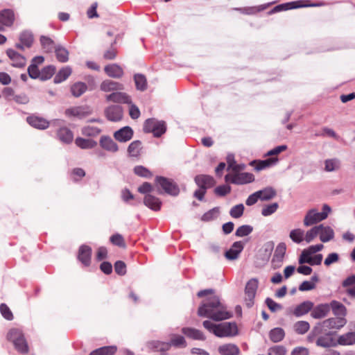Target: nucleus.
Wrapping results in <instances>:
<instances>
[{
	"label": "nucleus",
	"mask_w": 355,
	"mask_h": 355,
	"mask_svg": "<svg viewBox=\"0 0 355 355\" xmlns=\"http://www.w3.org/2000/svg\"><path fill=\"white\" fill-rule=\"evenodd\" d=\"M324 220V216L318 212L315 209L309 210L304 218V225L306 227L311 226Z\"/></svg>",
	"instance_id": "nucleus-12"
},
{
	"label": "nucleus",
	"mask_w": 355,
	"mask_h": 355,
	"mask_svg": "<svg viewBox=\"0 0 355 355\" xmlns=\"http://www.w3.org/2000/svg\"><path fill=\"white\" fill-rule=\"evenodd\" d=\"M27 123L34 128L45 130L49 126V122L44 118L32 114L26 118Z\"/></svg>",
	"instance_id": "nucleus-11"
},
{
	"label": "nucleus",
	"mask_w": 355,
	"mask_h": 355,
	"mask_svg": "<svg viewBox=\"0 0 355 355\" xmlns=\"http://www.w3.org/2000/svg\"><path fill=\"white\" fill-rule=\"evenodd\" d=\"M134 80L138 90L144 91L146 89L147 82L146 77L142 74H135Z\"/></svg>",
	"instance_id": "nucleus-47"
},
{
	"label": "nucleus",
	"mask_w": 355,
	"mask_h": 355,
	"mask_svg": "<svg viewBox=\"0 0 355 355\" xmlns=\"http://www.w3.org/2000/svg\"><path fill=\"white\" fill-rule=\"evenodd\" d=\"M238 334V329L234 322H223L217 324L215 336L217 337H232Z\"/></svg>",
	"instance_id": "nucleus-7"
},
{
	"label": "nucleus",
	"mask_w": 355,
	"mask_h": 355,
	"mask_svg": "<svg viewBox=\"0 0 355 355\" xmlns=\"http://www.w3.org/2000/svg\"><path fill=\"white\" fill-rule=\"evenodd\" d=\"M110 241L119 247H125L123 237L119 234H115L110 237Z\"/></svg>",
	"instance_id": "nucleus-64"
},
{
	"label": "nucleus",
	"mask_w": 355,
	"mask_h": 355,
	"mask_svg": "<svg viewBox=\"0 0 355 355\" xmlns=\"http://www.w3.org/2000/svg\"><path fill=\"white\" fill-rule=\"evenodd\" d=\"M319 236L320 240L323 243L330 241L334 238V231L329 226L319 225Z\"/></svg>",
	"instance_id": "nucleus-23"
},
{
	"label": "nucleus",
	"mask_w": 355,
	"mask_h": 355,
	"mask_svg": "<svg viewBox=\"0 0 355 355\" xmlns=\"http://www.w3.org/2000/svg\"><path fill=\"white\" fill-rule=\"evenodd\" d=\"M7 339L13 344L18 352L22 354L28 353V345L20 329L12 328L10 329L7 334Z\"/></svg>",
	"instance_id": "nucleus-3"
},
{
	"label": "nucleus",
	"mask_w": 355,
	"mask_h": 355,
	"mask_svg": "<svg viewBox=\"0 0 355 355\" xmlns=\"http://www.w3.org/2000/svg\"><path fill=\"white\" fill-rule=\"evenodd\" d=\"M347 320L343 317L330 318L324 320L322 322L318 323L313 329L312 331L308 336V340L313 342L314 337L320 334L331 330L340 329L345 325Z\"/></svg>",
	"instance_id": "nucleus-2"
},
{
	"label": "nucleus",
	"mask_w": 355,
	"mask_h": 355,
	"mask_svg": "<svg viewBox=\"0 0 355 355\" xmlns=\"http://www.w3.org/2000/svg\"><path fill=\"white\" fill-rule=\"evenodd\" d=\"M14 21V13L11 10L5 9L0 12V31L4 26H10Z\"/></svg>",
	"instance_id": "nucleus-22"
},
{
	"label": "nucleus",
	"mask_w": 355,
	"mask_h": 355,
	"mask_svg": "<svg viewBox=\"0 0 355 355\" xmlns=\"http://www.w3.org/2000/svg\"><path fill=\"white\" fill-rule=\"evenodd\" d=\"M286 251V245L284 243H279L277 245L271 261L272 267L274 269L279 268L282 266Z\"/></svg>",
	"instance_id": "nucleus-9"
},
{
	"label": "nucleus",
	"mask_w": 355,
	"mask_h": 355,
	"mask_svg": "<svg viewBox=\"0 0 355 355\" xmlns=\"http://www.w3.org/2000/svg\"><path fill=\"white\" fill-rule=\"evenodd\" d=\"M76 144L83 149H90L94 148L97 143L96 141L90 139H83L78 137L75 141Z\"/></svg>",
	"instance_id": "nucleus-40"
},
{
	"label": "nucleus",
	"mask_w": 355,
	"mask_h": 355,
	"mask_svg": "<svg viewBox=\"0 0 355 355\" xmlns=\"http://www.w3.org/2000/svg\"><path fill=\"white\" fill-rule=\"evenodd\" d=\"M7 55L12 61V65L15 67L22 68L26 65V58L12 49H8Z\"/></svg>",
	"instance_id": "nucleus-17"
},
{
	"label": "nucleus",
	"mask_w": 355,
	"mask_h": 355,
	"mask_svg": "<svg viewBox=\"0 0 355 355\" xmlns=\"http://www.w3.org/2000/svg\"><path fill=\"white\" fill-rule=\"evenodd\" d=\"M40 42L44 51L46 53L51 52L55 49L54 42L48 37L41 36Z\"/></svg>",
	"instance_id": "nucleus-46"
},
{
	"label": "nucleus",
	"mask_w": 355,
	"mask_h": 355,
	"mask_svg": "<svg viewBox=\"0 0 355 355\" xmlns=\"http://www.w3.org/2000/svg\"><path fill=\"white\" fill-rule=\"evenodd\" d=\"M198 315L201 317L209 318L215 321L229 319L232 317L231 312L220 302L218 296H211L204 302L198 308Z\"/></svg>",
	"instance_id": "nucleus-1"
},
{
	"label": "nucleus",
	"mask_w": 355,
	"mask_h": 355,
	"mask_svg": "<svg viewBox=\"0 0 355 355\" xmlns=\"http://www.w3.org/2000/svg\"><path fill=\"white\" fill-rule=\"evenodd\" d=\"M101 132V130L97 127L86 126L83 129V134L87 136L94 137Z\"/></svg>",
	"instance_id": "nucleus-61"
},
{
	"label": "nucleus",
	"mask_w": 355,
	"mask_h": 355,
	"mask_svg": "<svg viewBox=\"0 0 355 355\" xmlns=\"http://www.w3.org/2000/svg\"><path fill=\"white\" fill-rule=\"evenodd\" d=\"M92 248L86 245H83L78 250V259L85 266L91 263Z\"/></svg>",
	"instance_id": "nucleus-18"
},
{
	"label": "nucleus",
	"mask_w": 355,
	"mask_h": 355,
	"mask_svg": "<svg viewBox=\"0 0 355 355\" xmlns=\"http://www.w3.org/2000/svg\"><path fill=\"white\" fill-rule=\"evenodd\" d=\"M99 143L103 149L109 152L116 153L119 150L116 143H115L114 140L108 136H102Z\"/></svg>",
	"instance_id": "nucleus-26"
},
{
	"label": "nucleus",
	"mask_w": 355,
	"mask_h": 355,
	"mask_svg": "<svg viewBox=\"0 0 355 355\" xmlns=\"http://www.w3.org/2000/svg\"><path fill=\"white\" fill-rule=\"evenodd\" d=\"M302 1H292L289 3H285L282 4H279L277 6H275L270 12V13H275L283 10H288L293 8H304V7H318L322 6L324 5V3H311V4H302Z\"/></svg>",
	"instance_id": "nucleus-8"
},
{
	"label": "nucleus",
	"mask_w": 355,
	"mask_h": 355,
	"mask_svg": "<svg viewBox=\"0 0 355 355\" xmlns=\"http://www.w3.org/2000/svg\"><path fill=\"white\" fill-rule=\"evenodd\" d=\"M55 67L52 65L44 67L42 70L40 71L41 80H46L50 79L52 77V76L55 73Z\"/></svg>",
	"instance_id": "nucleus-52"
},
{
	"label": "nucleus",
	"mask_w": 355,
	"mask_h": 355,
	"mask_svg": "<svg viewBox=\"0 0 355 355\" xmlns=\"http://www.w3.org/2000/svg\"><path fill=\"white\" fill-rule=\"evenodd\" d=\"M318 235H319V227L318 225L314 226L308 230L304 234V241L309 243H311Z\"/></svg>",
	"instance_id": "nucleus-53"
},
{
	"label": "nucleus",
	"mask_w": 355,
	"mask_h": 355,
	"mask_svg": "<svg viewBox=\"0 0 355 355\" xmlns=\"http://www.w3.org/2000/svg\"><path fill=\"white\" fill-rule=\"evenodd\" d=\"M218 352L222 355H238L240 350L234 344H225L218 347Z\"/></svg>",
	"instance_id": "nucleus-35"
},
{
	"label": "nucleus",
	"mask_w": 355,
	"mask_h": 355,
	"mask_svg": "<svg viewBox=\"0 0 355 355\" xmlns=\"http://www.w3.org/2000/svg\"><path fill=\"white\" fill-rule=\"evenodd\" d=\"M87 89V86L83 82H78L73 84L71 87V92L75 97H79L83 94Z\"/></svg>",
	"instance_id": "nucleus-42"
},
{
	"label": "nucleus",
	"mask_w": 355,
	"mask_h": 355,
	"mask_svg": "<svg viewBox=\"0 0 355 355\" xmlns=\"http://www.w3.org/2000/svg\"><path fill=\"white\" fill-rule=\"evenodd\" d=\"M259 282L256 278L250 279L245 288V303L248 307H252L254 304V299L258 288Z\"/></svg>",
	"instance_id": "nucleus-5"
},
{
	"label": "nucleus",
	"mask_w": 355,
	"mask_h": 355,
	"mask_svg": "<svg viewBox=\"0 0 355 355\" xmlns=\"http://www.w3.org/2000/svg\"><path fill=\"white\" fill-rule=\"evenodd\" d=\"M28 76L33 78H40L41 80V73L38 69V67L35 64H31L28 68Z\"/></svg>",
	"instance_id": "nucleus-60"
},
{
	"label": "nucleus",
	"mask_w": 355,
	"mask_h": 355,
	"mask_svg": "<svg viewBox=\"0 0 355 355\" xmlns=\"http://www.w3.org/2000/svg\"><path fill=\"white\" fill-rule=\"evenodd\" d=\"M195 182L199 187L205 189L212 187L215 184L214 179L207 175H199L196 176Z\"/></svg>",
	"instance_id": "nucleus-24"
},
{
	"label": "nucleus",
	"mask_w": 355,
	"mask_h": 355,
	"mask_svg": "<svg viewBox=\"0 0 355 355\" xmlns=\"http://www.w3.org/2000/svg\"><path fill=\"white\" fill-rule=\"evenodd\" d=\"M92 109L88 105L73 107L67 109L65 114L68 116H75L79 119L85 118L92 114Z\"/></svg>",
	"instance_id": "nucleus-10"
},
{
	"label": "nucleus",
	"mask_w": 355,
	"mask_h": 355,
	"mask_svg": "<svg viewBox=\"0 0 355 355\" xmlns=\"http://www.w3.org/2000/svg\"><path fill=\"white\" fill-rule=\"evenodd\" d=\"M144 202L146 206H147L148 207L154 211H157L160 209L161 201L159 200V198L152 195H146L144 198Z\"/></svg>",
	"instance_id": "nucleus-36"
},
{
	"label": "nucleus",
	"mask_w": 355,
	"mask_h": 355,
	"mask_svg": "<svg viewBox=\"0 0 355 355\" xmlns=\"http://www.w3.org/2000/svg\"><path fill=\"white\" fill-rule=\"evenodd\" d=\"M107 119L111 121H119L123 117V110L119 105H110L105 110Z\"/></svg>",
	"instance_id": "nucleus-13"
},
{
	"label": "nucleus",
	"mask_w": 355,
	"mask_h": 355,
	"mask_svg": "<svg viewBox=\"0 0 355 355\" xmlns=\"http://www.w3.org/2000/svg\"><path fill=\"white\" fill-rule=\"evenodd\" d=\"M337 345H352L355 344V331H349L338 336Z\"/></svg>",
	"instance_id": "nucleus-27"
},
{
	"label": "nucleus",
	"mask_w": 355,
	"mask_h": 355,
	"mask_svg": "<svg viewBox=\"0 0 355 355\" xmlns=\"http://www.w3.org/2000/svg\"><path fill=\"white\" fill-rule=\"evenodd\" d=\"M309 328V323L306 321H298L294 324V329L299 334H304Z\"/></svg>",
	"instance_id": "nucleus-51"
},
{
	"label": "nucleus",
	"mask_w": 355,
	"mask_h": 355,
	"mask_svg": "<svg viewBox=\"0 0 355 355\" xmlns=\"http://www.w3.org/2000/svg\"><path fill=\"white\" fill-rule=\"evenodd\" d=\"M55 52L58 60L60 62H66L69 60V51L62 46H56Z\"/></svg>",
	"instance_id": "nucleus-43"
},
{
	"label": "nucleus",
	"mask_w": 355,
	"mask_h": 355,
	"mask_svg": "<svg viewBox=\"0 0 355 355\" xmlns=\"http://www.w3.org/2000/svg\"><path fill=\"white\" fill-rule=\"evenodd\" d=\"M329 312V304H321L313 309L311 315L313 318L320 319L327 316Z\"/></svg>",
	"instance_id": "nucleus-30"
},
{
	"label": "nucleus",
	"mask_w": 355,
	"mask_h": 355,
	"mask_svg": "<svg viewBox=\"0 0 355 355\" xmlns=\"http://www.w3.org/2000/svg\"><path fill=\"white\" fill-rule=\"evenodd\" d=\"M257 192L259 196V200L262 201L270 200L277 195L275 189L271 187H266L262 190L257 191Z\"/></svg>",
	"instance_id": "nucleus-37"
},
{
	"label": "nucleus",
	"mask_w": 355,
	"mask_h": 355,
	"mask_svg": "<svg viewBox=\"0 0 355 355\" xmlns=\"http://www.w3.org/2000/svg\"><path fill=\"white\" fill-rule=\"evenodd\" d=\"M182 332L188 338L196 340H205L206 339L204 334L196 329L190 327H184L182 329Z\"/></svg>",
	"instance_id": "nucleus-28"
},
{
	"label": "nucleus",
	"mask_w": 355,
	"mask_h": 355,
	"mask_svg": "<svg viewBox=\"0 0 355 355\" xmlns=\"http://www.w3.org/2000/svg\"><path fill=\"white\" fill-rule=\"evenodd\" d=\"M265 302H266V304L267 305V306L268 307V309L272 312L277 311L282 309V306L281 304L275 302L271 298H269V297L266 298Z\"/></svg>",
	"instance_id": "nucleus-63"
},
{
	"label": "nucleus",
	"mask_w": 355,
	"mask_h": 355,
	"mask_svg": "<svg viewBox=\"0 0 355 355\" xmlns=\"http://www.w3.org/2000/svg\"><path fill=\"white\" fill-rule=\"evenodd\" d=\"M329 310L331 309L333 313L336 317H343L345 318L346 315V308L345 306L340 302L333 300L329 304Z\"/></svg>",
	"instance_id": "nucleus-33"
},
{
	"label": "nucleus",
	"mask_w": 355,
	"mask_h": 355,
	"mask_svg": "<svg viewBox=\"0 0 355 355\" xmlns=\"http://www.w3.org/2000/svg\"><path fill=\"white\" fill-rule=\"evenodd\" d=\"M253 231V227L249 225L239 227L235 232L236 236L243 237L249 235Z\"/></svg>",
	"instance_id": "nucleus-55"
},
{
	"label": "nucleus",
	"mask_w": 355,
	"mask_h": 355,
	"mask_svg": "<svg viewBox=\"0 0 355 355\" xmlns=\"http://www.w3.org/2000/svg\"><path fill=\"white\" fill-rule=\"evenodd\" d=\"M107 75L111 78H119L123 75V69L116 64H111L105 66L104 69Z\"/></svg>",
	"instance_id": "nucleus-31"
},
{
	"label": "nucleus",
	"mask_w": 355,
	"mask_h": 355,
	"mask_svg": "<svg viewBox=\"0 0 355 355\" xmlns=\"http://www.w3.org/2000/svg\"><path fill=\"white\" fill-rule=\"evenodd\" d=\"M243 248L244 243L242 241L234 242L230 249L225 253V258L228 260H235L238 259Z\"/></svg>",
	"instance_id": "nucleus-16"
},
{
	"label": "nucleus",
	"mask_w": 355,
	"mask_h": 355,
	"mask_svg": "<svg viewBox=\"0 0 355 355\" xmlns=\"http://www.w3.org/2000/svg\"><path fill=\"white\" fill-rule=\"evenodd\" d=\"M116 351V347L107 346L97 349L90 353L89 355H114Z\"/></svg>",
	"instance_id": "nucleus-45"
},
{
	"label": "nucleus",
	"mask_w": 355,
	"mask_h": 355,
	"mask_svg": "<svg viewBox=\"0 0 355 355\" xmlns=\"http://www.w3.org/2000/svg\"><path fill=\"white\" fill-rule=\"evenodd\" d=\"M100 89L104 92H114V91L123 90L124 86L123 84L114 80H105L101 83Z\"/></svg>",
	"instance_id": "nucleus-21"
},
{
	"label": "nucleus",
	"mask_w": 355,
	"mask_h": 355,
	"mask_svg": "<svg viewBox=\"0 0 355 355\" xmlns=\"http://www.w3.org/2000/svg\"><path fill=\"white\" fill-rule=\"evenodd\" d=\"M270 3L261 5L259 6L248 7L241 9L243 12L247 15L255 14L258 12L265 10Z\"/></svg>",
	"instance_id": "nucleus-58"
},
{
	"label": "nucleus",
	"mask_w": 355,
	"mask_h": 355,
	"mask_svg": "<svg viewBox=\"0 0 355 355\" xmlns=\"http://www.w3.org/2000/svg\"><path fill=\"white\" fill-rule=\"evenodd\" d=\"M270 338L275 343L281 341L284 337V331L282 328H275L270 331Z\"/></svg>",
	"instance_id": "nucleus-48"
},
{
	"label": "nucleus",
	"mask_w": 355,
	"mask_h": 355,
	"mask_svg": "<svg viewBox=\"0 0 355 355\" xmlns=\"http://www.w3.org/2000/svg\"><path fill=\"white\" fill-rule=\"evenodd\" d=\"M134 172L136 175L144 178H150L152 176L151 172L143 166H135L134 168Z\"/></svg>",
	"instance_id": "nucleus-57"
},
{
	"label": "nucleus",
	"mask_w": 355,
	"mask_h": 355,
	"mask_svg": "<svg viewBox=\"0 0 355 355\" xmlns=\"http://www.w3.org/2000/svg\"><path fill=\"white\" fill-rule=\"evenodd\" d=\"M313 307V303L311 301H305L298 304L293 311L296 317H300L306 314Z\"/></svg>",
	"instance_id": "nucleus-32"
},
{
	"label": "nucleus",
	"mask_w": 355,
	"mask_h": 355,
	"mask_svg": "<svg viewBox=\"0 0 355 355\" xmlns=\"http://www.w3.org/2000/svg\"><path fill=\"white\" fill-rule=\"evenodd\" d=\"M279 205L277 202H273L270 205L264 206L261 209V214L263 216H268L274 214L278 209Z\"/></svg>",
	"instance_id": "nucleus-54"
},
{
	"label": "nucleus",
	"mask_w": 355,
	"mask_h": 355,
	"mask_svg": "<svg viewBox=\"0 0 355 355\" xmlns=\"http://www.w3.org/2000/svg\"><path fill=\"white\" fill-rule=\"evenodd\" d=\"M243 205L239 204L232 207V209L230 211V214L232 218H239L243 215Z\"/></svg>",
	"instance_id": "nucleus-56"
},
{
	"label": "nucleus",
	"mask_w": 355,
	"mask_h": 355,
	"mask_svg": "<svg viewBox=\"0 0 355 355\" xmlns=\"http://www.w3.org/2000/svg\"><path fill=\"white\" fill-rule=\"evenodd\" d=\"M219 214V208L218 207H214L206 213H205L202 217L201 220L202 221L208 222L211 221L218 217Z\"/></svg>",
	"instance_id": "nucleus-50"
},
{
	"label": "nucleus",
	"mask_w": 355,
	"mask_h": 355,
	"mask_svg": "<svg viewBox=\"0 0 355 355\" xmlns=\"http://www.w3.org/2000/svg\"><path fill=\"white\" fill-rule=\"evenodd\" d=\"M289 237L295 243H301L304 240V231L300 228L291 230Z\"/></svg>",
	"instance_id": "nucleus-41"
},
{
	"label": "nucleus",
	"mask_w": 355,
	"mask_h": 355,
	"mask_svg": "<svg viewBox=\"0 0 355 355\" xmlns=\"http://www.w3.org/2000/svg\"><path fill=\"white\" fill-rule=\"evenodd\" d=\"M58 139L63 143L69 144L73 141L72 132L67 128H61L57 133Z\"/></svg>",
	"instance_id": "nucleus-38"
},
{
	"label": "nucleus",
	"mask_w": 355,
	"mask_h": 355,
	"mask_svg": "<svg viewBox=\"0 0 355 355\" xmlns=\"http://www.w3.org/2000/svg\"><path fill=\"white\" fill-rule=\"evenodd\" d=\"M340 161L338 159H329L324 162V169L326 171L331 172L338 169Z\"/></svg>",
	"instance_id": "nucleus-49"
},
{
	"label": "nucleus",
	"mask_w": 355,
	"mask_h": 355,
	"mask_svg": "<svg viewBox=\"0 0 355 355\" xmlns=\"http://www.w3.org/2000/svg\"><path fill=\"white\" fill-rule=\"evenodd\" d=\"M315 344L318 347L324 348L337 346L336 339H334L330 333L319 336L315 340Z\"/></svg>",
	"instance_id": "nucleus-20"
},
{
	"label": "nucleus",
	"mask_w": 355,
	"mask_h": 355,
	"mask_svg": "<svg viewBox=\"0 0 355 355\" xmlns=\"http://www.w3.org/2000/svg\"><path fill=\"white\" fill-rule=\"evenodd\" d=\"M286 350L282 345H275L268 349V355H286Z\"/></svg>",
	"instance_id": "nucleus-59"
},
{
	"label": "nucleus",
	"mask_w": 355,
	"mask_h": 355,
	"mask_svg": "<svg viewBox=\"0 0 355 355\" xmlns=\"http://www.w3.org/2000/svg\"><path fill=\"white\" fill-rule=\"evenodd\" d=\"M133 137V130L129 126H125L114 133V137L119 142H126Z\"/></svg>",
	"instance_id": "nucleus-19"
},
{
	"label": "nucleus",
	"mask_w": 355,
	"mask_h": 355,
	"mask_svg": "<svg viewBox=\"0 0 355 355\" xmlns=\"http://www.w3.org/2000/svg\"><path fill=\"white\" fill-rule=\"evenodd\" d=\"M277 162H278L277 158L271 157L269 159H266L265 160L252 161L250 162V165L254 166V164H256V166H254V169L257 171H259L263 170L266 168H268L272 165L275 164Z\"/></svg>",
	"instance_id": "nucleus-29"
},
{
	"label": "nucleus",
	"mask_w": 355,
	"mask_h": 355,
	"mask_svg": "<svg viewBox=\"0 0 355 355\" xmlns=\"http://www.w3.org/2000/svg\"><path fill=\"white\" fill-rule=\"evenodd\" d=\"M155 183L157 187H161L166 193L169 195L177 196L180 192L177 184L171 179L157 176L155 178Z\"/></svg>",
	"instance_id": "nucleus-6"
},
{
	"label": "nucleus",
	"mask_w": 355,
	"mask_h": 355,
	"mask_svg": "<svg viewBox=\"0 0 355 355\" xmlns=\"http://www.w3.org/2000/svg\"><path fill=\"white\" fill-rule=\"evenodd\" d=\"M144 130L146 132L153 133L155 137H159L166 132V123L153 118L148 119L144 123Z\"/></svg>",
	"instance_id": "nucleus-4"
},
{
	"label": "nucleus",
	"mask_w": 355,
	"mask_h": 355,
	"mask_svg": "<svg viewBox=\"0 0 355 355\" xmlns=\"http://www.w3.org/2000/svg\"><path fill=\"white\" fill-rule=\"evenodd\" d=\"M170 345L175 347L184 348L187 347V342L182 336L173 334L170 340Z\"/></svg>",
	"instance_id": "nucleus-44"
},
{
	"label": "nucleus",
	"mask_w": 355,
	"mask_h": 355,
	"mask_svg": "<svg viewBox=\"0 0 355 355\" xmlns=\"http://www.w3.org/2000/svg\"><path fill=\"white\" fill-rule=\"evenodd\" d=\"M0 311L3 317L8 320H12L13 319V315L9 307L6 304H1L0 306Z\"/></svg>",
	"instance_id": "nucleus-62"
},
{
	"label": "nucleus",
	"mask_w": 355,
	"mask_h": 355,
	"mask_svg": "<svg viewBox=\"0 0 355 355\" xmlns=\"http://www.w3.org/2000/svg\"><path fill=\"white\" fill-rule=\"evenodd\" d=\"M72 69L70 67L62 68L54 77L55 83H60L64 81L71 73Z\"/></svg>",
	"instance_id": "nucleus-39"
},
{
	"label": "nucleus",
	"mask_w": 355,
	"mask_h": 355,
	"mask_svg": "<svg viewBox=\"0 0 355 355\" xmlns=\"http://www.w3.org/2000/svg\"><path fill=\"white\" fill-rule=\"evenodd\" d=\"M254 176L250 173H236L233 174L231 182L235 184H244L254 182Z\"/></svg>",
	"instance_id": "nucleus-14"
},
{
	"label": "nucleus",
	"mask_w": 355,
	"mask_h": 355,
	"mask_svg": "<svg viewBox=\"0 0 355 355\" xmlns=\"http://www.w3.org/2000/svg\"><path fill=\"white\" fill-rule=\"evenodd\" d=\"M143 146L139 140L133 141L128 147V153L130 157H139L141 155Z\"/></svg>",
	"instance_id": "nucleus-34"
},
{
	"label": "nucleus",
	"mask_w": 355,
	"mask_h": 355,
	"mask_svg": "<svg viewBox=\"0 0 355 355\" xmlns=\"http://www.w3.org/2000/svg\"><path fill=\"white\" fill-rule=\"evenodd\" d=\"M33 37L31 32L24 31L19 36V43L16 44L17 49L23 50L24 48H29L32 45Z\"/></svg>",
	"instance_id": "nucleus-25"
},
{
	"label": "nucleus",
	"mask_w": 355,
	"mask_h": 355,
	"mask_svg": "<svg viewBox=\"0 0 355 355\" xmlns=\"http://www.w3.org/2000/svg\"><path fill=\"white\" fill-rule=\"evenodd\" d=\"M106 100L107 101H112L117 103H126L131 104V97L124 92H112V94L106 96Z\"/></svg>",
	"instance_id": "nucleus-15"
}]
</instances>
